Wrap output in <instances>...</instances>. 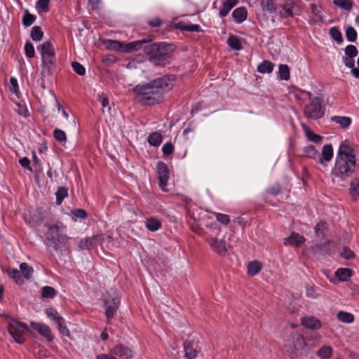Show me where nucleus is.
Returning a JSON list of instances; mask_svg holds the SVG:
<instances>
[{"instance_id": "7", "label": "nucleus", "mask_w": 359, "mask_h": 359, "mask_svg": "<svg viewBox=\"0 0 359 359\" xmlns=\"http://www.w3.org/2000/svg\"><path fill=\"white\" fill-rule=\"evenodd\" d=\"M121 304L120 297L116 290H111L104 299L105 315L107 319L112 318Z\"/></svg>"}, {"instance_id": "63", "label": "nucleus", "mask_w": 359, "mask_h": 359, "mask_svg": "<svg viewBox=\"0 0 359 359\" xmlns=\"http://www.w3.org/2000/svg\"><path fill=\"white\" fill-rule=\"evenodd\" d=\"M49 0H38L37 6L40 7L43 12L48 11Z\"/></svg>"}, {"instance_id": "15", "label": "nucleus", "mask_w": 359, "mask_h": 359, "mask_svg": "<svg viewBox=\"0 0 359 359\" xmlns=\"http://www.w3.org/2000/svg\"><path fill=\"white\" fill-rule=\"evenodd\" d=\"M32 327L50 341L53 339L50 327L43 323L31 322Z\"/></svg>"}, {"instance_id": "9", "label": "nucleus", "mask_w": 359, "mask_h": 359, "mask_svg": "<svg viewBox=\"0 0 359 359\" xmlns=\"http://www.w3.org/2000/svg\"><path fill=\"white\" fill-rule=\"evenodd\" d=\"M159 186L163 191H166V186L169 179V169L163 161H158L156 165Z\"/></svg>"}, {"instance_id": "59", "label": "nucleus", "mask_w": 359, "mask_h": 359, "mask_svg": "<svg viewBox=\"0 0 359 359\" xmlns=\"http://www.w3.org/2000/svg\"><path fill=\"white\" fill-rule=\"evenodd\" d=\"M341 256L346 259H351L354 257L355 254L350 248H344L341 252Z\"/></svg>"}, {"instance_id": "13", "label": "nucleus", "mask_w": 359, "mask_h": 359, "mask_svg": "<svg viewBox=\"0 0 359 359\" xmlns=\"http://www.w3.org/2000/svg\"><path fill=\"white\" fill-rule=\"evenodd\" d=\"M154 36H150L147 39H143L138 41H135L130 43H123V52L124 53H133L140 50L142 45L148 44L149 42L153 41Z\"/></svg>"}, {"instance_id": "35", "label": "nucleus", "mask_w": 359, "mask_h": 359, "mask_svg": "<svg viewBox=\"0 0 359 359\" xmlns=\"http://www.w3.org/2000/svg\"><path fill=\"white\" fill-rule=\"evenodd\" d=\"M20 269L23 276L27 279H29L33 275L34 269L25 262L20 264Z\"/></svg>"}, {"instance_id": "26", "label": "nucleus", "mask_w": 359, "mask_h": 359, "mask_svg": "<svg viewBox=\"0 0 359 359\" xmlns=\"http://www.w3.org/2000/svg\"><path fill=\"white\" fill-rule=\"evenodd\" d=\"M162 135L158 132H154L151 133L147 138L149 144L157 147L159 146L162 142Z\"/></svg>"}, {"instance_id": "46", "label": "nucleus", "mask_w": 359, "mask_h": 359, "mask_svg": "<svg viewBox=\"0 0 359 359\" xmlns=\"http://www.w3.org/2000/svg\"><path fill=\"white\" fill-rule=\"evenodd\" d=\"M327 229V224L324 222H319L315 228V233L320 238L324 237V233Z\"/></svg>"}, {"instance_id": "58", "label": "nucleus", "mask_w": 359, "mask_h": 359, "mask_svg": "<svg viewBox=\"0 0 359 359\" xmlns=\"http://www.w3.org/2000/svg\"><path fill=\"white\" fill-rule=\"evenodd\" d=\"M46 313L48 317L54 321H56L57 320V318L60 317L57 311L53 308L47 309Z\"/></svg>"}, {"instance_id": "30", "label": "nucleus", "mask_w": 359, "mask_h": 359, "mask_svg": "<svg viewBox=\"0 0 359 359\" xmlns=\"http://www.w3.org/2000/svg\"><path fill=\"white\" fill-rule=\"evenodd\" d=\"M337 319L344 323H351L354 321V316L346 311H339L337 313Z\"/></svg>"}, {"instance_id": "61", "label": "nucleus", "mask_w": 359, "mask_h": 359, "mask_svg": "<svg viewBox=\"0 0 359 359\" xmlns=\"http://www.w3.org/2000/svg\"><path fill=\"white\" fill-rule=\"evenodd\" d=\"M343 62H344V65H346V67H347L348 68H351V69H353V68H355L354 67V65H355L354 57H349L348 56L343 57Z\"/></svg>"}, {"instance_id": "56", "label": "nucleus", "mask_w": 359, "mask_h": 359, "mask_svg": "<svg viewBox=\"0 0 359 359\" xmlns=\"http://www.w3.org/2000/svg\"><path fill=\"white\" fill-rule=\"evenodd\" d=\"M72 214L76 218L85 219L87 217V213L83 209H74L72 210Z\"/></svg>"}, {"instance_id": "60", "label": "nucleus", "mask_w": 359, "mask_h": 359, "mask_svg": "<svg viewBox=\"0 0 359 359\" xmlns=\"http://www.w3.org/2000/svg\"><path fill=\"white\" fill-rule=\"evenodd\" d=\"M162 151L164 154H171L174 151V146L170 142H167L163 146Z\"/></svg>"}, {"instance_id": "53", "label": "nucleus", "mask_w": 359, "mask_h": 359, "mask_svg": "<svg viewBox=\"0 0 359 359\" xmlns=\"http://www.w3.org/2000/svg\"><path fill=\"white\" fill-rule=\"evenodd\" d=\"M25 51L26 56L29 58H32L34 56V48L32 43L29 41L27 42L25 46Z\"/></svg>"}, {"instance_id": "42", "label": "nucleus", "mask_w": 359, "mask_h": 359, "mask_svg": "<svg viewBox=\"0 0 359 359\" xmlns=\"http://www.w3.org/2000/svg\"><path fill=\"white\" fill-rule=\"evenodd\" d=\"M7 273L17 284L20 285L23 283L24 280L21 277L20 272L18 269H13L8 270Z\"/></svg>"}, {"instance_id": "14", "label": "nucleus", "mask_w": 359, "mask_h": 359, "mask_svg": "<svg viewBox=\"0 0 359 359\" xmlns=\"http://www.w3.org/2000/svg\"><path fill=\"white\" fill-rule=\"evenodd\" d=\"M184 349L185 357L187 359H195L198 352V346L197 342L193 341H186L184 343Z\"/></svg>"}, {"instance_id": "28", "label": "nucleus", "mask_w": 359, "mask_h": 359, "mask_svg": "<svg viewBox=\"0 0 359 359\" xmlns=\"http://www.w3.org/2000/svg\"><path fill=\"white\" fill-rule=\"evenodd\" d=\"M349 194L354 198L359 196V178H353L351 180Z\"/></svg>"}, {"instance_id": "12", "label": "nucleus", "mask_w": 359, "mask_h": 359, "mask_svg": "<svg viewBox=\"0 0 359 359\" xmlns=\"http://www.w3.org/2000/svg\"><path fill=\"white\" fill-rule=\"evenodd\" d=\"M110 353L121 359H133V352L128 346L119 344L110 349Z\"/></svg>"}, {"instance_id": "45", "label": "nucleus", "mask_w": 359, "mask_h": 359, "mask_svg": "<svg viewBox=\"0 0 359 359\" xmlns=\"http://www.w3.org/2000/svg\"><path fill=\"white\" fill-rule=\"evenodd\" d=\"M53 136L54 138L60 143L66 142L67 141V136L65 133L60 129H55L53 131Z\"/></svg>"}, {"instance_id": "23", "label": "nucleus", "mask_w": 359, "mask_h": 359, "mask_svg": "<svg viewBox=\"0 0 359 359\" xmlns=\"http://www.w3.org/2000/svg\"><path fill=\"white\" fill-rule=\"evenodd\" d=\"M262 268V264L258 261H252L248 264V274L251 276L257 275Z\"/></svg>"}, {"instance_id": "3", "label": "nucleus", "mask_w": 359, "mask_h": 359, "mask_svg": "<svg viewBox=\"0 0 359 359\" xmlns=\"http://www.w3.org/2000/svg\"><path fill=\"white\" fill-rule=\"evenodd\" d=\"M143 50L152 64L156 66H165L170 62L174 49L171 44L154 43L145 45Z\"/></svg>"}, {"instance_id": "47", "label": "nucleus", "mask_w": 359, "mask_h": 359, "mask_svg": "<svg viewBox=\"0 0 359 359\" xmlns=\"http://www.w3.org/2000/svg\"><path fill=\"white\" fill-rule=\"evenodd\" d=\"M346 36L348 41L354 42L357 39V32L353 27H348L346 29Z\"/></svg>"}, {"instance_id": "32", "label": "nucleus", "mask_w": 359, "mask_h": 359, "mask_svg": "<svg viewBox=\"0 0 359 359\" xmlns=\"http://www.w3.org/2000/svg\"><path fill=\"white\" fill-rule=\"evenodd\" d=\"M278 75L281 80L288 81L290 79V68L287 65L281 64L278 67Z\"/></svg>"}, {"instance_id": "64", "label": "nucleus", "mask_w": 359, "mask_h": 359, "mask_svg": "<svg viewBox=\"0 0 359 359\" xmlns=\"http://www.w3.org/2000/svg\"><path fill=\"white\" fill-rule=\"evenodd\" d=\"M96 359H117L114 355H112L110 352L109 353H101L97 355Z\"/></svg>"}, {"instance_id": "6", "label": "nucleus", "mask_w": 359, "mask_h": 359, "mask_svg": "<svg viewBox=\"0 0 359 359\" xmlns=\"http://www.w3.org/2000/svg\"><path fill=\"white\" fill-rule=\"evenodd\" d=\"M323 100L320 97L311 99V102L306 104L304 109V115L313 120L319 119L324 116L325 109L323 108Z\"/></svg>"}, {"instance_id": "55", "label": "nucleus", "mask_w": 359, "mask_h": 359, "mask_svg": "<svg viewBox=\"0 0 359 359\" xmlns=\"http://www.w3.org/2000/svg\"><path fill=\"white\" fill-rule=\"evenodd\" d=\"M280 191L281 186L279 184L271 186L266 189V192L273 196H277Z\"/></svg>"}, {"instance_id": "37", "label": "nucleus", "mask_w": 359, "mask_h": 359, "mask_svg": "<svg viewBox=\"0 0 359 359\" xmlns=\"http://www.w3.org/2000/svg\"><path fill=\"white\" fill-rule=\"evenodd\" d=\"M227 44L234 50H239L242 48L241 43L236 36H230L227 39Z\"/></svg>"}, {"instance_id": "40", "label": "nucleus", "mask_w": 359, "mask_h": 359, "mask_svg": "<svg viewBox=\"0 0 359 359\" xmlns=\"http://www.w3.org/2000/svg\"><path fill=\"white\" fill-rule=\"evenodd\" d=\"M107 47L114 50H121L123 52V43L115 40H107L105 42Z\"/></svg>"}, {"instance_id": "41", "label": "nucleus", "mask_w": 359, "mask_h": 359, "mask_svg": "<svg viewBox=\"0 0 359 359\" xmlns=\"http://www.w3.org/2000/svg\"><path fill=\"white\" fill-rule=\"evenodd\" d=\"M330 34L331 37L338 43H341L343 42V37L341 32L337 27H332L330 29Z\"/></svg>"}, {"instance_id": "27", "label": "nucleus", "mask_w": 359, "mask_h": 359, "mask_svg": "<svg viewBox=\"0 0 359 359\" xmlns=\"http://www.w3.org/2000/svg\"><path fill=\"white\" fill-rule=\"evenodd\" d=\"M273 64L269 61V60H264L262 63H260L257 66V71L259 73L264 74V73H271L272 72L273 69Z\"/></svg>"}, {"instance_id": "4", "label": "nucleus", "mask_w": 359, "mask_h": 359, "mask_svg": "<svg viewBox=\"0 0 359 359\" xmlns=\"http://www.w3.org/2000/svg\"><path fill=\"white\" fill-rule=\"evenodd\" d=\"M45 226L47 227L46 240L51 243L53 248L55 250L66 249L69 238L65 234L60 233V231L65 228L63 224L46 223Z\"/></svg>"}, {"instance_id": "54", "label": "nucleus", "mask_w": 359, "mask_h": 359, "mask_svg": "<svg viewBox=\"0 0 359 359\" xmlns=\"http://www.w3.org/2000/svg\"><path fill=\"white\" fill-rule=\"evenodd\" d=\"M216 219L221 224L226 225L230 222V217L229 215L222 213H216Z\"/></svg>"}, {"instance_id": "62", "label": "nucleus", "mask_w": 359, "mask_h": 359, "mask_svg": "<svg viewBox=\"0 0 359 359\" xmlns=\"http://www.w3.org/2000/svg\"><path fill=\"white\" fill-rule=\"evenodd\" d=\"M10 90L11 91L13 92L14 93L17 94L18 92V81L14 77H11L10 79Z\"/></svg>"}, {"instance_id": "8", "label": "nucleus", "mask_w": 359, "mask_h": 359, "mask_svg": "<svg viewBox=\"0 0 359 359\" xmlns=\"http://www.w3.org/2000/svg\"><path fill=\"white\" fill-rule=\"evenodd\" d=\"M27 329V326L20 322L16 320H11L8 323V330L14 340L18 344H23L25 338L23 334L25 330Z\"/></svg>"}, {"instance_id": "43", "label": "nucleus", "mask_w": 359, "mask_h": 359, "mask_svg": "<svg viewBox=\"0 0 359 359\" xmlns=\"http://www.w3.org/2000/svg\"><path fill=\"white\" fill-rule=\"evenodd\" d=\"M36 20V16L30 14L27 10L25 11L22 18V24L25 27H29Z\"/></svg>"}, {"instance_id": "52", "label": "nucleus", "mask_w": 359, "mask_h": 359, "mask_svg": "<svg viewBox=\"0 0 359 359\" xmlns=\"http://www.w3.org/2000/svg\"><path fill=\"white\" fill-rule=\"evenodd\" d=\"M346 56L355 57L358 55V50L353 45H348L344 49Z\"/></svg>"}, {"instance_id": "34", "label": "nucleus", "mask_w": 359, "mask_h": 359, "mask_svg": "<svg viewBox=\"0 0 359 359\" xmlns=\"http://www.w3.org/2000/svg\"><path fill=\"white\" fill-rule=\"evenodd\" d=\"M333 4L344 10L351 11L353 7V0H333Z\"/></svg>"}, {"instance_id": "17", "label": "nucleus", "mask_w": 359, "mask_h": 359, "mask_svg": "<svg viewBox=\"0 0 359 359\" xmlns=\"http://www.w3.org/2000/svg\"><path fill=\"white\" fill-rule=\"evenodd\" d=\"M305 242V238L298 233L293 232L291 235L284 238L283 243L285 245L299 246Z\"/></svg>"}, {"instance_id": "24", "label": "nucleus", "mask_w": 359, "mask_h": 359, "mask_svg": "<svg viewBox=\"0 0 359 359\" xmlns=\"http://www.w3.org/2000/svg\"><path fill=\"white\" fill-rule=\"evenodd\" d=\"M54 61H42L41 77L46 78L52 74Z\"/></svg>"}, {"instance_id": "31", "label": "nucleus", "mask_w": 359, "mask_h": 359, "mask_svg": "<svg viewBox=\"0 0 359 359\" xmlns=\"http://www.w3.org/2000/svg\"><path fill=\"white\" fill-rule=\"evenodd\" d=\"M55 322L61 334L67 337H70V332L67 327L65 319L62 317L60 316V318H57V320Z\"/></svg>"}, {"instance_id": "18", "label": "nucleus", "mask_w": 359, "mask_h": 359, "mask_svg": "<svg viewBox=\"0 0 359 359\" xmlns=\"http://www.w3.org/2000/svg\"><path fill=\"white\" fill-rule=\"evenodd\" d=\"M333 156V149L331 144H325L323 147L322 157L319 158L318 162L320 164H324V162H329Z\"/></svg>"}, {"instance_id": "22", "label": "nucleus", "mask_w": 359, "mask_h": 359, "mask_svg": "<svg viewBox=\"0 0 359 359\" xmlns=\"http://www.w3.org/2000/svg\"><path fill=\"white\" fill-rule=\"evenodd\" d=\"M311 8L312 14L313 15V18L312 20V23L313 24H319L323 22V15H321V8L320 6L316 4H311Z\"/></svg>"}, {"instance_id": "57", "label": "nucleus", "mask_w": 359, "mask_h": 359, "mask_svg": "<svg viewBox=\"0 0 359 359\" xmlns=\"http://www.w3.org/2000/svg\"><path fill=\"white\" fill-rule=\"evenodd\" d=\"M304 151L306 154V155L310 158H314L318 155V151L313 145L306 147L304 148Z\"/></svg>"}, {"instance_id": "33", "label": "nucleus", "mask_w": 359, "mask_h": 359, "mask_svg": "<svg viewBox=\"0 0 359 359\" xmlns=\"http://www.w3.org/2000/svg\"><path fill=\"white\" fill-rule=\"evenodd\" d=\"M161 226V222L157 219L151 217L146 221V227L151 231H155L159 229Z\"/></svg>"}, {"instance_id": "5", "label": "nucleus", "mask_w": 359, "mask_h": 359, "mask_svg": "<svg viewBox=\"0 0 359 359\" xmlns=\"http://www.w3.org/2000/svg\"><path fill=\"white\" fill-rule=\"evenodd\" d=\"M304 337L297 332H291L285 339L284 348L291 358L298 355V352L302 350L306 346Z\"/></svg>"}, {"instance_id": "1", "label": "nucleus", "mask_w": 359, "mask_h": 359, "mask_svg": "<svg viewBox=\"0 0 359 359\" xmlns=\"http://www.w3.org/2000/svg\"><path fill=\"white\" fill-rule=\"evenodd\" d=\"M174 81V76H164L147 84L137 85L133 90L142 97L144 104L153 105L162 101L163 94L172 88Z\"/></svg>"}, {"instance_id": "48", "label": "nucleus", "mask_w": 359, "mask_h": 359, "mask_svg": "<svg viewBox=\"0 0 359 359\" xmlns=\"http://www.w3.org/2000/svg\"><path fill=\"white\" fill-rule=\"evenodd\" d=\"M262 4L264 9L270 13H275L276 11V8L273 0L263 1Z\"/></svg>"}, {"instance_id": "50", "label": "nucleus", "mask_w": 359, "mask_h": 359, "mask_svg": "<svg viewBox=\"0 0 359 359\" xmlns=\"http://www.w3.org/2000/svg\"><path fill=\"white\" fill-rule=\"evenodd\" d=\"M179 28L181 29L183 31H187V32H200V26L198 25H193V24H187V25H179Z\"/></svg>"}, {"instance_id": "39", "label": "nucleus", "mask_w": 359, "mask_h": 359, "mask_svg": "<svg viewBox=\"0 0 359 359\" xmlns=\"http://www.w3.org/2000/svg\"><path fill=\"white\" fill-rule=\"evenodd\" d=\"M43 32L39 26H34L31 31V38L33 41H39L42 39Z\"/></svg>"}, {"instance_id": "16", "label": "nucleus", "mask_w": 359, "mask_h": 359, "mask_svg": "<svg viewBox=\"0 0 359 359\" xmlns=\"http://www.w3.org/2000/svg\"><path fill=\"white\" fill-rule=\"evenodd\" d=\"M302 325L307 329L318 330L321 327V322L313 316H306L302 318Z\"/></svg>"}, {"instance_id": "10", "label": "nucleus", "mask_w": 359, "mask_h": 359, "mask_svg": "<svg viewBox=\"0 0 359 359\" xmlns=\"http://www.w3.org/2000/svg\"><path fill=\"white\" fill-rule=\"evenodd\" d=\"M205 241L209 244L212 250L219 255L225 256L226 255V243L224 240H219L213 237H207Z\"/></svg>"}, {"instance_id": "25", "label": "nucleus", "mask_w": 359, "mask_h": 359, "mask_svg": "<svg viewBox=\"0 0 359 359\" xmlns=\"http://www.w3.org/2000/svg\"><path fill=\"white\" fill-rule=\"evenodd\" d=\"M331 121L339 124L343 128L348 127L351 123V118L347 116H334L331 117Z\"/></svg>"}, {"instance_id": "20", "label": "nucleus", "mask_w": 359, "mask_h": 359, "mask_svg": "<svg viewBox=\"0 0 359 359\" xmlns=\"http://www.w3.org/2000/svg\"><path fill=\"white\" fill-rule=\"evenodd\" d=\"M238 0H223L222 7L219 11V15L225 17L229 11L237 4Z\"/></svg>"}, {"instance_id": "51", "label": "nucleus", "mask_w": 359, "mask_h": 359, "mask_svg": "<svg viewBox=\"0 0 359 359\" xmlns=\"http://www.w3.org/2000/svg\"><path fill=\"white\" fill-rule=\"evenodd\" d=\"M72 67L73 70L80 76H83L86 74L85 67L78 62H72Z\"/></svg>"}, {"instance_id": "49", "label": "nucleus", "mask_w": 359, "mask_h": 359, "mask_svg": "<svg viewBox=\"0 0 359 359\" xmlns=\"http://www.w3.org/2000/svg\"><path fill=\"white\" fill-rule=\"evenodd\" d=\"M306 135L310 141L316 143H320L323 140V137L320 135L314 133L313 131L308 128L306 130Z\"/></svg>"}, {"instance_id": "21", "label": "nucleus", "mask_w": 359, "mask_h": 359, "mask_svg": "<svg viewBox=\"0 0 359 359\" xmlns=\"http://www.w3.org/2000/svg\"><path fill=\"white\" fill-rule=\"evenodd\" d=\"M232 17L236 22L241 23L247 18V10L243 7L238 8L233 11Z\"/></svg>"}, {"instance_id": "29", "label": "nucleus", "mask_w": 359, "mask_h": 359, "mask_svg": "<svg viewBox=\"0 0 359 359\" xmlns=\"http://www.w3.org/2000/svg\"><path fill=\"white\" fill-rule=\"evenodd\" d=\"M335 276L341 281H346L351 276V271L349 269H339L335 272Z\"/></svg>"}, {"instance_id": "19", "label": "nucleus", "mask_w": 359, "mask_h": 359, "mask_svg": "<svg viewBox=\"0 0 359 359\" xmlns=\"http://www.w3.org/2000/svg\"><path fill=\"white\" fill-rule=\"evenodd\" d=\"M96 239L97 236L86 237L83 239H81L78 243V248L80 250H89L96 245Z\"/></svg>"}, {"instance_id": "36", "label": "nucleus", "mask_w": 359, "mask_h": 359, "mask_svg": "<svg viewBox=\"0 0 359 359\" xmlns=\"http://www.w3.org/2000/svg\"><path fill=\"white\" fill-rule=\"evenodd\" d=\"M332 354V348L330 346H323L318 351V356L322 359H329Z\"/></svg>"}, {"instance_id": "2", "label": "nucleus", "mask_w": 359, "mask_h": 359, "mask_svg": "<svg viewBox=\"0 0 359 359\" xmlns=\"http://www.w3.org/2000/svg\"><path fill=\"white\" fill-rule=\"evenodd\" d=\"M358 167L353 149L346 143L341 144L332 170L333 180H345L357 171Z\"/></svg>"}, {"instance_id": "38", "label": "nucleus", "mask_w": 359, "mask_h": 359, "mask_svg": "<svg viewBox=\"0 0 359 359\" xmlns=\"http://www.w3.org/2000/svg\"><path fill=\"white\" fill-rule=\"evenodd\" d=\"M56 196V203L60 205L64 200L68 196V190L67 188L61 187L55 193Z\"/></svg>"}, {"instance_id": "11", "label": "nucleus", "mask_w": 359, "mask_h": 359, "mask_svg": "<svg viewBox=\"0 0 359 359\" xmlns=\"http://www.w3.org/2000/svg\"><path fill=\"white\" fill-rule=\"evenodd\" d=\"M42 57V61L55 62V49L50 41H46L37 48Z\"/></svg>"}, {"instance_id": "44", "label": "nucleus", "mask_w": 359, "mask_h": 359, "mask_svg": "<svg viewBox=\"0 0 359 359\" xmlns=\"http://www.w3.org/2000/svg\"><path fill=\"white\" fill-rule=\"evenodd\" d=\"M41 294L43 298L52 299L56 295V291L52 287L45 286L42 288Z\"/></svg>"}]
</instances>
